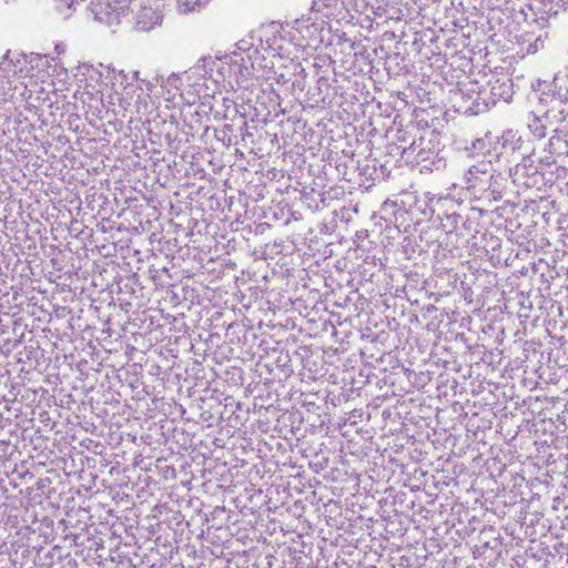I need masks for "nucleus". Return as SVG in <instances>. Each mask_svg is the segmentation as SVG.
Returning <instances> with one entry per match:
<instances>
[{
	"label": "nucleus",
	"mask_w": 568,
	"mask_h": 568,
	"mask_svg": "<svg viewBox=\"0 0 568 568\" xmlns=\"http://www.w3.org/2000/svg\"><path fill=\"white\" fill-rule=\"evenodd\" d=\"M490 166V162H480L469 168L465 175L468 187H476L481 182V178L489 174Z\"/></svg>",
	"instance_id": "7"
},
{
	"label": "nucleus",
	"mask_w": 568,
	"mask_h": 568,
	"mask_svg": "<svg viewBox=\"0 0 568 568\" xmlns=\"http://www.w3.org/2000/svg\"><path fill=\"white\" fill-rule=\"evenodd\" d=\"M490 93L493 95V103L497 101L509 102L513 95V88L509 80L496 79L489 82Z\"/></svg>",
	"instance_id": "5"
},
{
	"label": "nucleus",
	"mask_w": 568,
	"mask_h": 568,
	"mask_svg": "<svg viewBox=\"0 0 568 568\" xmlns=\"http://www.w3.org/2000/svg\"><path fill=\"white\" fill-rule=\"evenodd\" d=\"M3 59L10 65V78L14 80V84L19 82L24 89L29 84L45 83L50 78V62L47 57L13 53Z\"/></svg>",
	"instance_id": "1"
},
{
	"label": "nucleus",
	"mask_w": 568,
	"mask_h": 568,
	"mask_svg": "<svg viewBox=\"0 0 568 568\" xmlns=\"http://www.w3.org/2000/svg\"><path fill=\"white\" fill-rule=\"evenodd\" d=\"M317 30L318 28L315 23H308L307 21L301 22L297 28V31L302 34L303 39H305L306 45L308 47H316L322 42V39L316 36Z\"/></svg>",
	"instance_id": "9"
},
{
	"label": "nucleus",
	"mask_w": 568,
	"mask_h": 568,
	"mask_svg": "<svg viewBox=\"0 0 568 568\" xmlns=\"http://www.w3.org/2000/svg\"><path fill=\"white\" fill-rule=\"evenodd\" d=\"M534 160L530 156H526L523 159L521 163L517 164L516 171L519 169H531L532 168Z\"/></svg>",
	"instance_id": "15"
},
{
	"label": "nucleus",
	"mask_w": 568,
	"mask_h": 568,
	"mask_svg": "<svg viewBox=\"0 0 568 568\" xmlns=\"http://www.w3.org/2000/svg\"><path fill=\"white\" fill-rule=\"evenodd\" d=\"M521 136L518 135L517 131L507 130L501 135V145L504 148H509L515 151L520 148Z\"/></svg>",
	"instance_id": "11"
},
{
	"label": "nucleus",
	"mask_w": 568,
	"mask_h": 568,
	"mask_svg": "<svg viewBox=\"0 0 568 568\" xmlns=\"http://www.w3.org/2000/svg\"><path fill=\"white\" fill-rule=\"evenodd\" d=\"M396 4L394 0H345V9L369 17L390 18L388 7Z\"/></svg>",
	"instance_id": "2"
},
{
	"label": "nucleus",
	"mask_w": 568,
	"mask_h": 568,
	"mask_svg": "<svg viewBox=\"0 0 568 568\" xmlns=\"http://www.w3.org/2000/svg\"><path fill=\"white\" fill-rule=\"evenodd\" d=\"M545 45V39L541 34H539L537 38L534 39V41H530L528 39V44L527 47H523L521 50L526 53V54H535L536 52H538L539 50H541Z\"/></svg>",
	"instance_id": "12"
},
{
	"label": "nucleus",
	"mask_w": 568,
	"mask_h": 568,
	"mask_svg": "<svg viewBox=\"0 0 568 568\" xmlns=\"http://www.w3.org/2000/svg\"><path fill=\"white\" fill-rule=\"evenodd\" d=\"M9 64L4 59L0 62V101H6L13 92L18 90V84L10 78Z\"/></svg>",
	"instance_id": "4"
},
{
	"label": "nucleus",
	"mask_w": 568,
	"mask_h": 568,
	"mask_svg": "<svg viewBox=\"0 0 568 568\" xmlns=\"http://www.w3.org/2000/svg\"><path fill=\"white\" fill-rule=\"evenodd\" d=\"M554 88H556L555 93H549L555 102L560 105H568V70L567 75H561L560 73H556L552 79Z\"/></svg>",
	"instance_id": "6"
},
{
	"label": "nucleus",
	"mask_w": 568,
	"mask_h": 568,
	"mask_svg": "<svg viewBox=\"0 0 568 568\" xmlns=\"http://www.w3.org/2000/svg\"><path fill=\"white\" fill-rule=\"evenodd\" d=\"M245 71H246V73L244 74L245 77L251 75V72H250L248 68H245Z\"/></svg>",
	"instance_id": "17"
},
{
	"label": "nucleus",
	"mask_w": 568,
	"mask_h": 568,
	"mask_svg": "<svg viewBox=\"0 0 568 568\" xmlns=\"http://www.w3.org/2000/svg\"><path fill=\"white\" fill-rule=\"evenodd\" d=\"M200 7L199 0H178L176 9L180 13H189L195 11Z\"/></svg>",
	"instance_id": "13"
},
{
	"label": "nucleus",
	"mask_w": 568,
	"mask_h": 568,
	"mask_svg": "<svg viewBox=\"0 0 568 568\" xmlns=\"http://www.w3.org/2000/svg\"><path fill=\"white\" fill-rule=\"evenodd\" d=\"M547 122L548 116L546 114L539 116L535 113H530L527 119L528 129L538 139L546 136L548 126Z\"/></svg>",
	"instance_id": "8"
},
{
	"label": "nucleus",
	"mask_w": 568,
	"mask_h": 568,
	"mask_svg": "<svg viewBox=\"0 0 568 568\" xmlns=\"http://www.w3.org/2000/svg\"><path fill=\"white\" fill-rule=\"evenodd\" d=\"M85 69L90 78H93L94 75H100L99 71L93 67H85Z\"/></svg>",
	"instance_id": "16"
},
{
	"label": "nucleus",
	"mask_w": 568,
	"mask_h": 568,
	"mask_svg": "<svg viewBox=\"0 0 568 568\" xmlns=\"http://www.w3.org/2000/svg\"><path fill=\"white\" fill-rule=\"evenodd\" d=\"M534 91L538 94V98L541 102H555V99L549 95V93H555L556 88H554V82H548L545 80L538 79L532 83Z\"/></svg>",
	"instance_id": "10"
},
{
	"label": "nucleus",
	"mask_w": 568,
	"mask_h": 568,
	"mask_svg": "<svg viewBox=\"0 0 568 568\" xmlns=\"http://www.w3.org/2000/svg\"><path fill=\"white\" fill-rule=\"evenodd\" d=\"M119 85L113 84V94L110 95V103L112 105H119L122 110H128L131 105L134 93L138 90L135 84L129 83V77L123 72H120L114 77Z\"/></svg>",
	"instance_id": "3"
},
{
	"label": "nucleus",
	"mask_w": 568,
	"mask_h": 568,
	"mask_svg": "<svg viewBox=\"0 0 568 568\" xmlns=\"http://www.w3.org/2000/svg\"><path fill=\"white\" fill-rule=\"evenodd\" d=\"M394 1H395V3H397V0H394Z\"/></svg>",
	"instance_id": "18"
},
{
	"label": "nucleus",
	"mask_w": 568,
	"mask_h": 568,
	"mask_svg": "<svg viewBox=\"0 0 568 568\" xmlns=\"http://www.w3.org/2000/svg\"><path fill=\"white\" fill-rule=\"evenodd\" d=\"M316 4L320 7L321 4L327 9H335L338 4H342L345 9V0H318Z\"/></svg>",
	"instance_id": "14"
}]
</instances>
